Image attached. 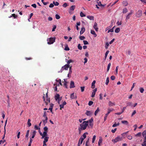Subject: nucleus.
<instances>
[{"mask_svg": "<svg viewBox=\"0 0 146 146\" xmlns=\"http://www.w3.org/2000/svg\"><path fill=\"white\" fill-rule=\"evenodd\" d=\"M109 78L108 77L107 78H106V84L107 85L108 83H109Z\"/></svg>", "mask_w": 146, "mask_h": 146, "instance_id": "obj_35", "label": "nucleus"}, {"mask_svg": "<svg viewBox=\"0 0 146 146\" xmlns=\"http://www.w3.org/2000/svg\"><path fill=\"white\" fill-rule=\"evenodd\" d=\"M40 135H45V136H46V135H47V132L45 131H44L43 132V133L42 134V133H40Z\"/></svg>", "mask_w": 146, "mask_h": 146, "instance_id": "obj_33", "label": "nucleus"}, {"mask_svg": "<svg viewBox=\"0 0 146 146\" xmlns=\"http://www.w3.org/2000/svg\"><path fill=\"white\" fill-rule=\"evenodd\" d=\"M100 110L99 109V108H98L95 111L94 115H96L98 113V112Z\"/></svg>", "mask_w": 146, "mask_h": 146, "instance_id": "obj_41", "label": "nucleus"}, {"mask_svg": "<svg viewBox=\"0 0 146 146\" xmlns=\"http://www.w3.org/2000/svg\"><path fill=\"white\" fill-rule=\"evenodd\" d=\"M56 81L58 82H59V84L60 85H62V84L61 83V81L60 79H59L58 80H56Z\"/></svg>", "mask_w": 146, "mask_h": 146, "instance_id": "obj_62", "label": "nucleus"}, {"mask_svg": "<svg viewBox=\"0 0 146 146\" xmlns=\"http://www.w3.org/2000/svg\"><path fill=\"white\" fill-rule=\"evenodd\" d=\"M114 27H114L111 29L108 30V33H109L110 32H113V28Z\"/></svg>", "mask_w": 146, "mask_h": 146, "instance_id": "obj_40", "label": "nucleus"}, {"mask_svg": "<svg viewBox=\"0 0 146 146\" xmlns=\"http://www.w3.org/2000/svg\"><path fill=\"white\" fill-rule=\"evenodd\" d=\"M55 38L51 37L47 39L48 44H52L55 42Z\"/></svg>", "mask_w": 146, "mask_h": 146, "instance_id": "obj_3", "label": "nucleus"}, {"mask_svg": "<svg viewBox=\"0 0 146 146\" xmlns=\"http://www.w3.org/2000/svg\"><path fill=\"white\" fill-rule=\"evenodd\" d=\"M131 15L129 13L126 16V20L127 21V20H128L130 18V15Z\"/></svg>", "mask_w": 146, "mask_h": 146, "instance_id": "obj_42", "label": "nucleus"}, {"mask_svg": "<svg viewBox=\"0 0 146 146\" xmlns=\"http://www.w3.org/2000/svg\"><path fill=\"white\" fill-rule=\"evenodd\" d=\"M122 139V137H120V136H118L114 139H112L111 141L112 142H113L114 143H115L118 141H121Z\"/></svg>", "mask_w": 146, "mask_h": 146, "instance_id": "obj_2", "label": "nucleus"}, {"mask_svg": "<svg viewBox=\"0 0 146 146\" xmlns=\"http://www.w3.org/2000/svg\"><path fill=\"white\" fill-rule=\"evenodd\" d=\"M93 28L96 31H98V28L97 27V24L95 22L93 26Z\"/></svg>", "mask_w": 146, "mask_h": 146, "instance_id": "obj_9", "label": "nucleus"}, {"mask_svg": "<svg viewBox=\"0 0 146 146\" xmlns=\"http://www.w3.org/2000/svg\"><path fill=\"white\" fill-rule=\"evenodd\" d=\"M119 122H118L117 123H115L113 125L112 127H115L119 126Z\"/></svg>", "mask_w": 146, "mask_h": 146, "instance_id": "obj_29", "label": "nucleus"}, {"mask_svg": "<svg viewBox=\"0 0 146 146\" xmlns=\"http://www.w3.org/2000/svg\"><path fill=\"white\" fill-rule=\"evenodd\" d=\"M64 50H67V51H68V50H70V48H69L68 47V46L67 45H66L65 47V48H64Z\"/></svg>", "mask_w": 146, "mask_h": 146, "instance_id": "obj_52", "label": "nucleus"}, {"mask_svg": "<svg viewBox=\"0 0 146 146\" xmlns=\"http://www.w3.org/2000/svg\"><path fill=\"white\" fill-rule=\"evenodd\" d=\"M96 81L94 80L93 81L92 84L91 88L92 89H94L95 87V84L96 83Z\"/></svg>", "mask_w": 146, "mask_h": 146, "instance_id": "obj_17", "label": "nucleus"}, {"mask_svg": "<svg viewBox=\"0 0 146 146\" xmlns=\"http://www.w3.org/2000/svg\"><path fill=\"white\" fill-rule=\"evenodd\" d=\"M81 89V91L82 92H83L84 90V87H80Z\"/></svg>", "mask_w": 146, "mask_h": 146, "instance_id": "obj_63", "label": "nucleus"}, {"mask_svg": "<svg viewBox=\"0 0 146 146\" xmlns=\"http://www.w3.org/2000/svg\"><path fill=\"white\" fill-rule=\"evenodd\" d=\"M60 98V95L58 94H56L55 96V99L56 101L59 100Z\"/></svg>", "mask_w": 146, "mask_h": 146, "instance_id": "obj_15", "label": "nucleus"}, {"mask_svg": "<svg viewBox=\"0 0 146 146\" xmlns=\"http://www.w3.org/2000/svg\"><path fill=\"white\" fill-rule=\"evenodd\" d=\"M70 65L66 64L64 66L62 67L61 69L58 72H62L64 70H67L69 67Z\"/></svg>", "mask_w": 146, "mask_h": 146, "instance_id": "obj_4", "label": "nucleus"}, {"mask_svg": "<svg viewBox=\"0 0 146 146\" xmlns=\"http://www.w3.org/2000/svg\"><path fill=\"white\" fill-rule=\"evenodd\" d=\"M43 117H45V118H47L46 115V111H44V114L43 115Z\"/></svg>", "mask_w": 146, "mask_h": 146, "instance_id": "obj_51", "label": "nucleus"}, {"mask_svg": "<svg viewBox=\"0 0 146 146\" xmlns=\"http://www.w3.org/2000/svg\"><path fill=\"white\" fill-rule=\"evenodd\" d=\"M70 98L72 99H76L77 98V96L74 93H73L71 94Z\"/></svg>", "mask_w": 146, "mask_h": 146, "instance_id": "obj_7", "label": "nucleus"}, {"mask_svg": "<svg viewBox=\"0 0 146 146\" xmlns=\"http://www.w3.org/2000/svg\"><path fill=\"white\" fill-rule=\"evenodd\" d=\"M12 17H13L15 19L17 17V16L15 14H12L11 16L10 17H9L11 18Z\"/></svg>", "mask_w": 146, "mask_h": 146, "instance_id": "obj_46", "label": "nucleus"}, {"mask_svg": "<svg viewBox=\"0 0 146 146\" xmlns=\"http://www.w3.org/2000/svg\"><path fill=\"white\" fill-rule=\"evenodd\" d=\"M111 64L110 63H109L108 65V67H107V72H108L110 69V66H111Z\"/></svg>", "mask_w": 146, "mask_h": 146, "instance_id": "obj_49", "label": "nucleus"}, {"mask_svg": "<svg viewBox=\"0 0 146 146\" xmlns=\"http://www.w3.org/2000/svg\"><path fill=\"white\" fill-rule=\"evenodd\" d=\"M80 16L81 17H85L86 16V15L82 12H81L80 13Z\"/></svg>", "mask_w": 146, "mask_h": 146, "instance_id": "obj_54", "label": "nucleus"}, {"mask_svg": "<svg viewBox=\"0 0 146 146\" xmlns=\"http://www.w3.org/2000/svg\"><path fill=\"white\" fill-rule=\"evenodd\" d=\"M120 31V29L119 28H117L115 30V33H118Z\"/></svg>", "mask_w": 146, "mask_h": 146, "instance_id": "obj_36", "label": "nucleus"}, {"mask_svg": "<svg viewBox=\"0 0 146 146\" xmlns=\"http://www.w3.org/2000/svg\"><path fill=\"white\" fill-rule=\"evenodd\" d=\"M114 110V109L113 108L110 109V108H109L108 109V113H110L111 111H112Z\"/></svg>", "mask_w": 146, "mask_h": 146, "instance_id": "obj_34", "label": "nucleus"}, {"mask_svg": "<svg viewBox=\"0 0 146 146\" xmlns=\"http://www.w3.org/2000/svg\"><path fill=\"white\" fill-rule=\"evenodd\" d=\"M49 138L48 137H46L44 138V141L43 142H46L48 141V139Z\"/></svg>", "mask_w": 146, "mask_h": 146, "instance_id": "obj_39", "label": "nucleus"}, {"mask_svg": "<svg viewBox=\"0 0 146 146\" xmlns=\"http://www.w3.org/2000/svg\"><path fill=\"white\" fill-rule=\"evenodd\" d=\"M141 133L139 132L137 134H135V136H140L141 135Z\"/></svg>", "mask_w": 146, "mask_h": 146, "instance_id": "obj_48", "label": "nucleus"}, {"mask_svg": "<svg viewBox=\"0 0 146 146\" xmlns=\"http://www.w3.org/2000/svg\"><path fill=\"white\" fill-rule=\"evenodd\" d=\"M68 6V4L66 3H64L62 5V6L64 7H66Z\"/></svg>", "mask_w": 146, "mask_h": 146, "instance_id": "obj_59", "label": "nucleus"}, {"mask_svg": "<svg viewBox=\"0 0 146 146\" xmlns=\"http://www.w3.org/2000/svg\"><path fill=\"white\" fill-rule=\"evenodd\" d=\"M54 86H55V87L54 88V90L55 91H57V85L56 84H54Z\"/></svg>", "mask_w": 146, "mask_h": 146, "instance_id": "obj_60", "label": "nucleus"}, {"mask_svg": "<svg viewBox=\"0 0 146 146\" xmlns=\"http://www.w3.org/2000/svg\"><path fill=\"white\" fill-rule=\"evenodd\" d=\"M53 3L55 5V6H58L59 5V3L56 1V2H55V1H53Z\"/></svg>", "mask_w": 146, "mask_h": 146, "instance_id": "obj_43", "label": "nucleus"}, {"mask_svg": "<svg viewBox=\"0 0 146 146\" xmlns=\"http://www.w3.org/2000/svg\"><path fill=\"white\" fill-rule=\"evenodd\" d=\"M108 105L110 107L115 106V104L114 102H112L111 101H109L108 103Z\"/></svg>", "mask_w": 146, "mask_h": 146, "instance_id": "obj_11", "label": "nucleus"}, {"mask_svg": "<svg viewBox=\"0 0 146 146\" xmlns=\"http://www.w3.org/2000/svg\"><path fill=\"white\" fill-rule=\"evenodd\" d=\"M93 102L92 101H90L88 103V105L90 106L92 105L93 104Z\"/></svg>", "mask_w": 146, "mask_h": 146, "instance_id": "obj_58", "label": "nucleus"}, {"mask_svg": "<svg viewBox=\"0 0 146 146\" xmlns=\"http://www.w3.org/2000/svg\"><path fill=\"white\" fill-rule=\"evenodd\" d=\"M47 119L48 118H45V120H42L43 123H44V125H45V124L47 123Z\"/></svg>", "mask_w": 146, "mask_h": 146, "instance_id": "obj_31", "label": "nucleus"}, {"mask_svg": "<svg viewBox=\"0 0 146 146\" xmlns=\"http://www.w3.org/2000/svg\"><path fill=\"white\" fill-rule=\"evenodd\" d=\"M55 17L57 19H58L60 18V17L58 14H56L55 15Z\"/></svg>", "mask_w": 146, "mask_h": 146, "instance_id": "obj_55", "label": "nucleus"}, {"mask_svg": "<svg viewBox=\"0 0 146 146\" xmlns=\"http://www.w3.org/2000/svg\"><path fill=\"white\" fill-rule=\"evenodd\" d=\"M31 120L30 119H28L27 121V124L28 125V127H29L31 125Z\"/></svg>", "mask_w": 146, "mask_h": 146, "instance_id": "obj_27", "label": "nucleus"}, {"mask_svg": "<svg viewBox=\"0 0 146 146\" xmlns=\"http://www.w3.org/2000/svg\"><path fill=\"white\" fill-rule=\"evenodd\" d=\"M127 104V106H131L132 105V103L131 102H129Z\"/></svg>", "mask_w": 146, "mask_h": 146, "instance_id": "obj_61", "label": "nucleus"}, {"mask_svg": "<svg viewBox=\"0 0 146 146\" xmlns=\"http://www.w3.org/2000/svg\"><path fill=\"white\" fill-rule=\"evenodd\" d=\"M123 4L125 6H126L127 5L128 3L126 1H124L123 2Z\"/></svg>", "mask_w": 146, "mask_h": 146, "instance_id": "obj_56", "label": "nucleus"}, {"mask_svg": "<svg viewBox=\"0 0 146 146\" xmlns=\"http://www.w3.org/2000/svg\"><path fill=\"white\" fill-rule=\"evenodd\" d=\"M66 104V102L65 101H64L63 102L62 104H60L59 105L60 107V110H61L62 108H63L64 107V106Z\"/></svg>", "mask_w": 146, "mask_h": 146, "instance_id": "obj_10", "label": "nucleus"}, {"mask_svg": "<svg viewBox=\"0 0 146 146\" xmlns=\"http://www.w3.org/2000/svg\"><path fill=\"white\" fill-rule=\"evenodd\" d=\"M46 98V101H45V103H46V104H48V102H50V98H48V92L46 93V96L45 97Z\"/></svg>", "mask_w": 146, "mask_h": 146, "instance_id": "obj_6", "label": "nucleus"}, {"mask_svg": "<svg viewBox=\"0 0 146 146\" xmlns=\"http://www.w3.org/2000/svg\"><path fill=\"white\" fill-rule=\"evenodd\" d=\"M75 6L74 5L72 6L70 8V10H74L75 8Z\"/></svg>", "mask_w": 146, "mask_h": 146, "instance_id": "obj_30", "label": "nucleus"}, {"mask_svg": "<svg viewBox=\"0 0 146 146\" xmlns=\"http://www.w3.org/2000/svg\"><path fill=\"white\" fill-rule=\"evenodd\" d=\"M96 136L95 135H94L93 137V138H92V143H94V141L96 139Z\"/></svg>", "mask_w": 146, "mask_h": 146, "instance_id": "obj_45", "label": "nucleus"}, {"mask_svg": "<svg viewBox=\"0 0 146 146\" xmlns=\"http://www.w3.org/2000/svg\"><path fill=\"white\" fill-rule=\"evenodd\" d=\"M97 91V88H96L94 89L93 90L92 92V94L91 95V97H93L95 96L96 92Z\"/></svg>", "mask_w": 146, "mask_h": 146, "instance_id": "obj_8", "label": "nucleus"}, {"mask_svg": "<svg viewBox=\"0 0 146 146\" xmlns=\"http://www.w3.org/2000/svg\"><path fill=\"white\" fill-rule=\"evenodd\" d=\"M48 128L46 126H45L44 128V131H47L48 130Z\"/></svg>", "mask_w": 146, "mask_h": 146, "instance_id": "obj_64", "label": "nucleus"}, {"mask_svg": "<svg viewBox=\"0 0 146 146\" xmlns=\"http://www.w3.org/2000/svg\"><path fill=\"white\" fill-rule=\"evenodd\" d=\"M102 141V140L101 137H99V139L98 142V145L99 146H100V143H101Z\"/></svg>", "mask_w": 146, "mask_h": 146, "instance_id": "obj_21", "label": "nucleus"}, {"mask_svg": "<svg viewBox=\"0 0 146 146\" xmlns=\"http://www.w3.org/2000/svg\"><path fill=\"white\" fill-rule=\"evenodd\" d=\"M88 123L89 122L88 121H84L80 125V127L83 130H84L86 129Z\"/></svg>", "mask_w": 146, "mask_h": 146, "instance_id": "obj_1", "label": "nucleus"}, {"mask_svg": "<svg viewBox=\"0 0 146 146\" xmlns=\"http://www.w3.org/2000/svg\"><path fill=\"white\" fill-rule=\"evenodd\" d=\"M83 42L84 45L88 44H89L88 42L86 40H84Z\"/></svg>", "mask_w": 146, "mask_h": 146, "instance_id": "obj_57", "label": "nucleus"}, {"mask_svg": "<svg viewBox=\"0 0 146 146\" xmlns=\"http://www.w3.org/2000/svg\"><path fill=\"white\" fill-rule=\"evenodd\" d=\"M142 146H146V140H144V141L142 144Z\"/></svg>", "mask_w": 146, "mask_h": 146, "instance_id": "obj_50", "label": "nucleus"}, {"mask_svg": "<svg viewBox=\"0 0 146 146\" xmlns=\"http://www.w3.org/2000/svg\"><path fill=\"white\" fill-rule=\"evenodd\" d=\"M85 31V29L84 27H83L81 28V30L80 32V34L82 35Z\"/></svg>", "mask_w": 146, "mask_h": 146, "instance_id": "obj_20", "label": "nucleus"}, {"mask_svg": "<svg viewBox=\"0 0 146 146\" xmlns=\"http://www.w3.org/2000/svg\"><path fill=\"white\" fill-rule=\"evenodd\" d=\"M29 130H27V133L25 135V137L27 138V139H28V136L29 134Z\"/></svg>", "mask_w": 146, "mask_h": 146, "instance_id": "obj_28", "label": "nucleus"}, {"mask_svg": "<svg viewBox=\"0 0 146 146\" xmlns=\"http://www.w3.org/2000/svg\"><path fill=\"white\" fill-rule=\"evenodd\" d=\"M139 90L140 91V92L141 93H143V92L144 91V89L143 88L141 87L139 88Z\"/></svg>", "mask_w": 146, "mask_h": 146, "instance_id": "obj_38", "label": "nucleus"}, {"mask_svg": "<svg viewBox=\"0 0 146 146\" xmlns=\"http://www.w3.org/2000/svg\"><path fill=\"white\" fill-rule=\"evenodd\" d=\"M34 128L36 130H38V129L40 131V127H38L37 125H35V126Z\"/></svg>", "mask_w": 146, "mask_h": 146, "instance_id": "obj_44", "label": "nucleus"}, {"mask_svg": "<svg viewBox=\"0 0 146 146\" xmlns=\"http://www.w3.org/2000/svg\"><path fill=\"white\" fill-rule=\"evenodd\" d=\"M87 18L91 20H93L94 19V17L92 16H88Z\"/></svg>", "mask_w": 146, "mask_h": 146, "instance_id": "obj_24", "label": "nucleus"}, {"mask_svg": "<svg viewBox=\"0 0 146 146\" xmlns=\"http://www.w3.org/2000/svg\"><path fill=\"white\" fill-rule=\"evenodd\" d=\"M75 87V85H74V81H71L70 82V88H74Z\"/></svg>", "mask_w": 146, "mask_h": 146, "instance_id": "obj_12", "label": "nucleus"}, {"mask_svg": "<svg viewBox=\"0 0 146 146\" xmlns=\"http://www.w3.org/2000/svg\"><path fill=\"white\" fill-rule=\"evenodd\" d=\"M109 51L108 50H107V51L106 52V53L105 54V58L104 59V60H105L106 59L107 56L108 55V53H109Z\"/></svg>", "mask_w": 146, "mask_h": 146, "instance_id": "obj_26", "label": "nucleus"}, {"mask_svg": "<svg viewBox=\"0 0 146 146\" xmlns=\"http://www.w3.org/2000/svg\"><path fill=\"white\" fill-rule=\"evenodd\" d=\"M88 134V133L87 132H85L84 133L80 138L79 142H80V141L83 142L84 139H85L86 137V135Z\"/></svg>", "mask_w": 146, "mask_h": 146, "instance_id": "obj_5", "label": "nucleus"}, {"mask_svg": "<svg viewBox=\"0 0 146 146\" xmlns=\"http://www.w3.org/2000/svg\"><path fill=\"white\" fill-rule=\"evenodd\" d=\"M80 39L81 40H83L85 38V37L84 36H81L79 37Z\"/></svg>", "mask_w": 146, "mask_h": 146, "instance_id": "obj_53", "label": "nucleus"}, {"mask_svg": "<svg viewBox=\"0 0 146 146\" xmlns=\"http://www.w3.org/2000/svg\"><path fill=\"white\" fill-rule=\"evenodd\" d=\"M128 10L126 8H125L123 10V13H125L127 12Z\"/></svg>", "mask_w": 146, "mask_h": 146, "instance_id": "obj_32", "label": "nucleus"}, {"mask_svg": "<svg viewBox=\"0 0 146 146\" xmlns=\"http://www.w3.org/2000/svg\"><path fill=\"white\" fill-rule=\"evenodd\" d=\"M91 33L92 35H94V37H96L97 36V35L95 33V32L93 30H91Z\"/></svg>", "mask_w": 146, "mask_h": 146, "instance_id": "obj_22", "label": "nucleus"}, {"mask_svg": "<svg viewBox=\"0 0 146 146\" xmlns=\"http://www.w3.org/2000/svg\"><path fill=\"white\" fill-rule=\"evenodd\" d=\"M36 131H33L32 133V135L31 137V139L33 138L34 137L36 134Z\"/></svg>", "mask_w": 146, "mask_h": 146, "instance_id": "obj_25", "label": "nucleus"}, {"mask_svg": "<svg viewBox=\"0 0 146 146\" xmlns=\"http://www.w3.org/2000/svg\"><path fill=\"white\" fill-rule=\"evenodd\" d=\"M142 14V11L141 10H139L138 12V14L137 17H140Z\"/></svg>", "mask_w": 146, "mask_h": 146, "instance_id": "obj_19", "label": "nucleus"}, {"mask_svg": "<svg viewBox=\"0 0 146 146\" xmlns=\"http://www.w3.org/2000/svg\"><path fill=\"white\" fill-rule=\"evenodd\" d=\"M93 121V120L92 118H91L88 121L89 123V125L92 127L93 125V123H92Z\"/></svg>", "mask_w": 146, "mask_h": 146, "instance_id": "obj_13", "label": "nucleus"}, {"mask_svg": "<svg viewBox=\"0 0 146 146\" xmlns=\"http://www.w3.org/2000/svg\"><path fill=\"white\" fill-rule=\"evenodd\" d=\"M121 123L127 125L129 123L126 120H122L121 121Z\"/></svg>", "mask_w": 146, "mask_h": 146, "instance_id": "obj_23", "label": "nucleus"}, {"mask_svg": "<svg viewBox=\"0 0 146 146\" xmlns=\"http://www.w3.org/2000/svg\"><path fill=\"white\" fill-rule=\"evenodd\" d=\"M7 123V120H6V121L5 122V125L4 127V136H3L2 137V139H4V138H5V133H6L5 127H6V126Z\"/></svg>", "mask_w": 146, "mask_h": 146, "instance_id": "obj_14", "label": "nucleus"}, {"mask_svg": "<svg viewBox=\"0 0 146 146\" xmlns=\"http://www.w3.org/2000/svg\"><path fill=\"white\" fill-rule=\"evenodd\" d=\"M74 62L72 60H68L67 62V64H68V65H69V64L70 63L72 62Z\"/></svg>", "mask_w": 146, "mask_h": 146, "instance_id": "obj_37", "label": "nucleus"}, {"mask_svg": "<svg viewBox=\"0 0 146 146\" xmlns=\"http://www.w3.org/2000/svg\"><path fill=\"white\" fill-rule=\"evenodd\" d=\"M92 114V112L90 111H86V114L88 116H90Z\"/></svg>", "mask_w": 146, "mask_h": 146, "instance_id": "obj_18", "label": "nucleus"}, {"mask_svg": "<svg viewBox=\"0 0 146 146\" xmlns=\"http://www.w3.org/2000/svg\"><path fill=\"white\" fill-rule=\"evenodd\" d=\"M142 135L144 138L145 140H146V131H144L142 133Z\"/></svg>", "mask_w": 146, "mask_h": 146, "instance_id": "obj_16", "label": "nucleus"}, {"mask_svg": "<svg viewBox=\"0 0 146 146\" xmlns=\"http://www.w3.org/2000/svg\"><path fill=\"white\" fill-rule=\"evenodd\" d=\"M78 47L79 49L80 50H81L82 49V47L81 46L80 44H78Z\"/></svg>", "mask_w": 146, "mask_h": 146, "instance_id": "obj_47", "label": "nucleus"}]
</instances>
